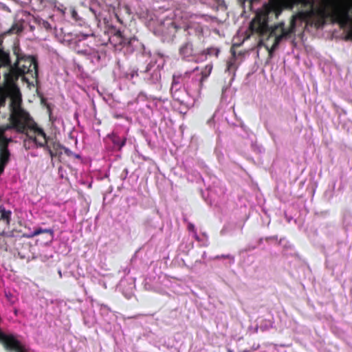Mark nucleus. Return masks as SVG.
<instances>
[{"mask_svg":"<svg viewBox=\"0 0 352 352\" xmlns=\"http://www.w3.org/2000/svg\"><path fill=\"white\" fill-rule=\"evenodd\" d=\"M309 0H270L265 3L262 8L258 10L254 18L250 24L252 33L257 34L260 37H274V43L270 52L275 50L283 38L289 36L295 31L296 19L299 18L298 14L293 15L289 21V27L285 28L284 22H280L274 27L270 28L268 22L270 19H277L283 12L284 8L292 9L295 6H307Z\"/></svg>","mask_w":352,"mask_h":352,"instance_id":"obj_1","label":"nucleus"},{"mask_svg":"<svg viewBox=\"0 0 352 352\" xmlns=\"http://www.w3.org/2000/svg\"><path fill=\"white\" fill-rule=\"evenodd\" d=\"M310 9L298 12L299 19L316 28H320L326 23L330 16L337 21L341 27L346 26L351 21L349 8L340 3L338 0H327L323 6L314 8V3L309 1Z\"/></svg>","mask_w":352,"mask_h":352,"instance_id":"obj_2","label":"nucleus"},{"mask_svg":"<svg viewBox=\"0 0 352 352\" xmlns=\"http://www.w3.org/2000/svg\"><path fill=\"white\" fill-rule=\"evenodd\" d=\"M12 52L15 60L9 74L11 79L9 89L16 88V83L20 77H24L27 74L32 78L36 79L38 74V63L35 56L25 54L18 42L12 46Z\"/></svg>","mask_w":352,"mask_h":352,"instance_id":"obj_3","label":"nucleus"},{"mask_svg":"<svg viewBox=\"0 0 352 352\" xmlns=\"http://www.w3.org/2000/svg\"><path fill=\"white\" fill-rule=\"evenodd\" d=\"M10 124L1 127L4 132L13 129L17 133L23 134L26 133V129H30L37 132L43 138L44 137L43 129L38 127L29 113L21 107L20 101L12 99L10 104Z\"/></svg>","mask_w":352,"mask_h":352,"instance_id":"obj_4","label":"nucleus"},{"mask_svg":"<svg viewBox=\"0 0 352 352\" xmlns=\"http://www.w3.org/2000/svg\"><path fill=\"white\" fill-rule=\"evenodd\" d=\"M13 67V62L11 59L10 53L8 50H5L0 47V67L6 68V72L3 74V85L9 89L10 88V78L9 74Z\"/></svg>","mask_w":352,"mask_h":352,"instance_id":"obj_5","label":"nucleus"},{"mask_svg":"<svg viewBox=\"0 0 352 352\" xmlns=\"http://www.w3.org/2000/svg\"><path fill=\"white\" fill-rule=\"evenodd\" d=\"M196 47L191 39H188L182 43L179 49V53L183 58L194 56L196 54Z\"/></svg>","mask_w":352,"mask_h":352,"instance_id":"obj_6","label":"nucleus"},{"mask_svg":"<svg viewBox=\"0 0 352 352\" xmlns=\"http://www.w3.org/2000/svg\"><path fill=\"white\" fill-rule=\"evenodd\" d=\"M43 133L44 137L43 138V136L38 135L37 132L33 130L26 129V133L24 134L30 140L33 141L38 146L43 147L46 145L47 142V138L44 131Z\"/></svg>","mask_w":352,"mask_h":352,"instance_id":"obj_7","label":"nucleus"},{"mask_svg":"<svg viewBox=\"0 0 352 352\" xmlns=\"http://www.w3.org/2000/svg\"><path fill=\"white\" fill-rule=\"evenodd\" d=\"M109 41L115 47L124 46L129 43L128 39L119 30H115L114 33L109 37Z\"/></svg>","mask_w":352,"mask_h":352,"instance_id":"obj_8","label":"nucleus"},{"mask_svg":"<svg viewBox=\"0 0 352 352\" xmlns=\"http://www.w3.org/2000/svg\"><path fill=\"white\" fill-rule=\"evenodd\" d=\"M170 93L173 99L180 103L184 102V89L182 87H177V82H174L173 85H171Z\"/></svg>","mask_w":352,"mask_h":352,"instance_id":"obj_9","label":"nucleus"},{"mask_svg":"<svg viewBox=\"0 0 352 352\" xmlns=\"http://www.w3.org/2000/svg\"><path fill=\"white\" fill-rule=\"evenodd\" d=\"M10 155L9 150L0 149V175L3 173L6 165L10 162Z\"/></svg>","mask_w":352,"mask_h":352,"instance_id":"obj_10","label":"nucleus"},{"mask_svg":"<svg viewBox=\"0 0 352 352\" xmlns=\"http://www.w3.org/2000/svg\"><path fill=\"white\" fill-rule=\"evenodd\" d=\"M172 25H174L175 28L177 30L183 28L184 31L188 32V35L192 34V31H194L195 33H198L199 35L202 33V29L198 25L195 23L185 25L183 27H178L175 22H173Z\"/></svg>","mask_w":352,"mask_h":352,"instance_id":"obj_11","label":"nucleus"},{"mask_svg":"<svg viewBox=\"0 0 352 352\" xmlns=\"http://www.w3.org/2000/svg\"><path fill=\"white\" fill-rule=\"evenodd\" d=\"M23 30V25L21 22H16L7 31L3 33V36L8 34H19Z\"/></svg>","mask_w":352,"mask_h":352,"instance_id":"obj_12","label":"nucleus"},{"mask_svg":"<svg viewBox=\"0 0 352 352\" xmlns=\"http://www.w3.org/2000/svg\"><path fill=\"white\" fill-rule=\"evenodd\" d=\"M47 3V0H30V3L35 11L43 10L45 8Z\"/></svg>","mask_w":352,"mask_h":352,"instance_id":"obj_13","label":"nucleus"},{"mask_svg":"<svg viewBox=\"0 0 352 352\" xmlns=\"http://www.w3.org/2000/svg\"><path fill=\"white\" fill-rule=\"evenodd\" d=\"M212 69V65H207L201 71V77L200 79V83L201 84L210 74Z\"/></svg>","mask_w":352,"mask_h":352,"instance_id":"obj_14","label":"nucleus"},{"mask_svg":"<svg viewBox=\"0 0 352 352\" xmlns=\"http://www.w3.org/2000/svg\"><path fill=\"white\" fill-rule=\"evenodd\" d=\"M43 233H47L50 234L51 238L52 239L54 237V231L52 229H42V228H38L36 229L32 234L29 236V237H33L37 235H39Z\"/></svg>","mask_w":352,"mask_h":352,"instance_id":"obj_15","label":"nucleus"},{"mask_svg":"<svg viewBox=\"0 0 352 352\" xmlns=\"http://www.w3.org/2000/svg\"><path fill=\"white\" fill-rule=\"evenodd\" d=\"M35 21L36 22L38 25L42 29H45L47 31H50L52 30V26L48 21L43 20L42 19H36Z\"/></svg>","mask_w":352,"mask_h":352,"instance_id":"obj_16","label":"nucleus"},{"mask_svg":"<svg viewBox=\"0 0 352 352\" xmlns=\"http://www.w3.org/2000/svg\"><path fill=\"white\" fill-rule=\"evenodd\" d=\"M219 52H220V50L219 48L211 47H208L206 50H205L203 52V54L209 55V56L214 55L216 57H218Z\"/></svg>","mask_w":352,"mask_h":352,"instance_id":"obj_17","label":"nucleus"},{"mask_svg":"<svg viewBox=\"0 0 352 352\" xmlns=\"http://www.w3.org/2000/svg\"><path fill=\"white\" fill-rule=\"evenodd\" d=\"M112 142L115 145L118 146L119 149H121L126 144V138L120 139L118 136L114 135Z\"/></svg>","mask_w":352,"mask_h":352,"instance_id":"obj_18","label":"nucleus"},{"mask_svg":"<svg viewBox=\"0 0 352 352\" xmlns=\"http://www.w3.org/2000/svg\"><path fill=\"white\" fill-rule=\"evenodd\" d=\"M1 212V219L6 221L8 223L10 221L11 212L9 210H6L5 208H1L0 210Z\"/></svg>","mask_w":352,"mask_h":352,"instance_id":"obj_19","label":"nucleus"},{"mask_svg":"<svg viewBox=\"0 0 352 352\" xmlns=\"http://www.w3.org/2000/svg\"><path fill=\"white\" fill-rule=\"evenodd\" d=\"M7 98V94L0 88V108L5 106Z\"/></svg>","mask_w":352,"mask_h":352,"instance_id":"obj_20","label":"nucleus"},{"mask_svg":"<svg viewBox=\"0 0 352 352\" xmlns=\"http://www.w3.org/2000/svg\"><path fill=\"white\" fill-rule=\"evenodd\" d=\"M4 139L5 138H1L0 139V149L9 150L8 143L4 140Z\"/></svg>","mask_w":352,"mask_h":352,"instance_id":"obj_21","label":"nucleus"},{"mask_svg":"<svg viewBox=\"0 0 352 352\" xmlns=\"http://www.w3.org/2000/svg\"><path fill=\"white\" fill-rule=\"evenodd\" d=\"M220 258H228L232 260V261H234V256L230 254H221V255H217L214 257V259H220Z\"/></svg>","mask_w":352,"mask_h":352,"instance_id":"obj_22","label":"nucleus"},{"mask_svg":"<svg viewBox=\"0 0 352 352\" xmlns=\"http://www.w3.org/2000/svg\"><path fill=\"white\" fill-rule=\"evenodd\" d=\"M180 79H181V76H175L174 75L173 77V82H172V85H174V82H177V87H182L180 85Z\"/></svg>","mask_w":352,"mask_h":352,"instance_id":"obj_23","label":"nucleus"},{"mask_svg":"<svg viewBox=\"0 0 352 352\" xmlns=\"http://www.w3.org/2000/svg\"><path fill=\"white\" fill-rule=\"evenodd\" d=\"M187 228H188V231L192 232V233H195V232H196L195 226L192 223H188Z\"/></svg>","mask_w":352,"mask_h":352,"instance_id":"obj_24","label":"nucleus"},{"mask_svg":"<svg viewBox=\"0 0 352 352\" xmlns=\"http://www.w3.org/2000/svg\"><path fill=\"white\" fill-rule=\"evenodd\" d=\"M65 153L69 156L72 153L71 151H69V149L65 148Z\"/></svg>","mask_w":352,"mask_h":352,"instance_id":"obj_25","label":"nucleus"},{"mask_svg":"<svg viewBox=\"0 0 352 352\" xmlns=\"http://www.w3.org/2000/svg\"><path fill=\"white\" fill-rule=\"evenodd\" d=\"M4 140L6 141V142L8 143V145H9V144L12 142V139L11 138H8L5 137Z\"/></svg>","mask_w":352,"mask_h":352,"instance_id":"obj_26","label":"nucleus"},{"mask_svg":"<svg viewBox=\"0 0 352 352\" xmlns=\"http://www.w3.org/2000/svg\"><path fill=\"white\" fill-rule=\"evenodd\" d=\"M231 53H232V56L234 58L236 56V52L235 50L233 49V47L231 48V50H230Z\"/></svg>","mask_w":352,"mask_h":352,"instance_id":"obj_27","label":"nucleus"},{"mask_svg":"<svg viewBox=\"0 0 352 352\" xmlns=\"http://www.w3.org/2000/svg\"><path fill=\"white\" fill-rule=\"evenodd\" d=\"M193 236L197 241H199V238L197 235V231L195 232V233H193Z\"/></svg>","mask_w":352,"mask_h":352,"instance_id":"obj_28","label":"nucleus"},{"mask_svg":"<svg viewBox=\"0 0 352 352\" xmlns=\"http://www.w3.org/2000/svg\"><path fill=\"white\" fill-rule=\"evenodd\" d=\"M116 17L119 23H120L121 24L123 23V21L120 19V18L119 17V16L117 14H116Z\"/></svg>","mask_w":352,"mask_h":352,"instance_id":"obj_29","label":"nucleus"},{"mask_svg":"<svg viewBox=\"0 0 352 352\" xmlns=\"http://www.w3.org/2000/svg\"><path fill=\"white\" fill-rule=\"evenodd\" d=\"M48 151H49V153H50V156L52 157H54L55 155L54 154L53 151L50 148H48Z\"/></svg>","mask_w":352,"mask_h":352,"instance_id":"obj_30","label":"nucleus"},{"mask_svg":"<svg viewBox=\"0 0 352 352\" xmlns=\"http://www.w3.org/2000/svg\"><path fill=\"white\" fill-rule=\"evenodd\" d=\"M76 15H77V12L75 10H73V12H72V16L74 18H76Z\"/></svg>","mask_w":352,"mask_h":352,"instance_id":"obj_31","label":"nucleus"},{"mask_svg":"<svg viewBox=\"0 0 352 352\" xmlns=\"http://www.w3.org/2000/svg\"><path fill=\"white\" fill-rule=\"evenodd\" d=\"M89 35L93 36V34L83 35V37L85 38H87V36H89Z\"/></svg>","mask_w":352,"mask_h":352,"instance_id":"obj_32","label":"nucleus"},{"mask_svg":"<svg viewBox=\"0 0 352 352\" xmlns=\"http://www.w3.org/2000/svg\"><path fill=\"white\" fill-rule=\"evenodd\" d=\"M148 70H149V67H148V65H147V66H146V69L145 72H147V71H148Z\"/></svg>","mask_w":352,"mask_h":352,"instance_id":"obj_33","label":"nucleus"}]
</instances>
